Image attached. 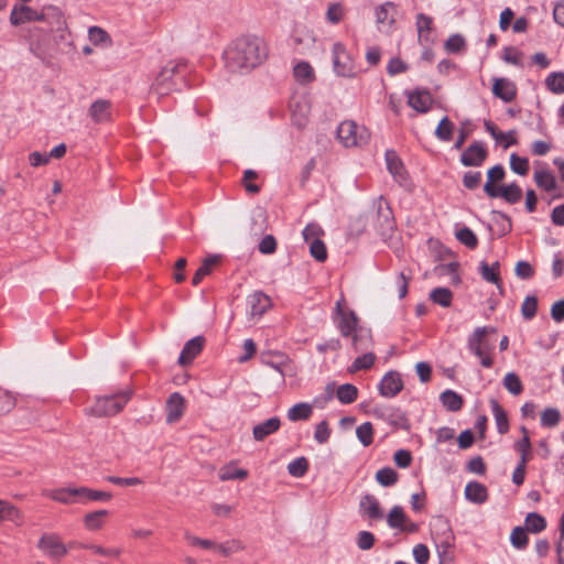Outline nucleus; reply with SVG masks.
<instances>
[{
    "label": "nucleus",
    "mask_w": 564,
    "mask_h": 564,
    "mask_svg": "<svg viewBox=\"0 0 564 564\" xmlns=\"http://www.w3.org/2000/svg\"><path fill=\"white\" fill-rule=\"evenodd\" d=\"M3 520L12 521L17 524H22L21 512L10 502L0 500V522Z\"/></svg>",
    "instance_id": "36"
},
{
    "label": "nucleus",
    "mask_w": 564,
    "mask_h": 564,
    "mask_svg": "<svg viewBox=\"0 0 564 564\" xmlns=\"http://www.w3.org/2000/svg\"><path fill=\"white\" fill-rule=\"evenodd\" d=\"M217 262H218V257H216V256L206 258L203 261L202 265L195 272V274L192 279V284L195 286L198 285L202 282V280L212 272L213 267Z\"/></svg>",
    "instance_id": "39"
},
{
    "label": "nucleus",
    "mask_w": 564,
    "mask_h": 564,
    "mask_svg": "<svg viewBox=\"0 0 564 564\" xmlns=\"http://www.w3.org/2000/svg\"><path fill=\"white\" fill-rule=\"evenodd\" d=\"M487 156V149L480 142L475 141L462 153L460 162L465 166H480Z\"/></svg>",
    "instance_id": "10"
},
{
    "label": "nucleus",
    "mask_w": 564,
    "mask_h": 564,
    "mask_svg": "<svg viewBox=\"0 0 564 564\" xmlns=\"http://www.w3.org/2000/svg\"><path fill=\"white\" fill-rule=\"evenodd\" d=\"M492 94L495 97L511 102L517 97V86L513 82L505 77H496L492 79Z\"/></svg>",
    "instance_id": "11"
},
{
    "label": "nucleus",
    "mask_w": 564,
    "mask_h": 564,
    "mask_svg": "<svg viewBox=\"0 0 564 564\" xmlns=\"http://www.w3.org/2000/svg\"><path fill=\"white\" fill-rule=\"evenodd\" d=\"M453 132H454V123L447 117H444L440 121V123L435 130V135L437 139H440L442 141H451L453 138Z\"/></svg>",
    "instance_id": "47"
},
{
    "label": "nucleus",
    "mask_w": 564,
    "mask_h": 564,
    "mask_svg": "<svg viewBox=\"0 0 564 564\" xmlns=\"http://www.w3.org/2000/svg\"><path fill=\"white\" fill-rule=\"evenodd\" d=\"M561 421V414L557 409L547 408L541 414V424L546 427H554Z\"/></svg>",
    "instance_id": "54"
},
{
    "label": "nucleus",
    "mask_w": 564,
    "mask_h": 564,
    "mask_svg": "<svg viewBox=\"0 0 564 564\" xmlns=\"http://www.w3.org/2000/svg\"><path fill=\"white\" fill-rule=\"evenodd\" d=\"M510 541L516 549H524L528 544L527 531L521 527H516L511 532Z\"/></svg>",
    "instance_id": "58"
},
{
    "label": "nucleus",
    "mask_w": 564,
    "mask_h": 564,
    "mask_svg": "<svg viewBox=\"0 0 564 564\" xmlns=\"http://www.w3.org/2000/svg\"><path fill=\"white\" fill-rule=\"evenodd\" d=\"M43 19V14L37 13L34 9L26 6L14 7L10 14L12 25H20L29 21H42Z\"/></svg>",
    "instance_id": "18"
},
{
    "label": "nucleus",
    "mask_w": 564,
    "mask_h": 564,
    "mask_svg": "<svg viewBox=\"0 0 564 564\" xmlns=\"http://www.w3.org/2000/svg\"><path fill=\"white\" fill-rule=\"evenodd\" d=\"M336 324L344 337L351 336L358 330V317L352 311L345 312L339 302L336 303Z\"/></svg>",
    "instance_id": "9"
},
{
    "label": "nucleus",
    "mask_w": 564,
    "mask_h": 564,
    "mask_svg": "<svg viewBox=\"0 0 564 564\" xmlns=\"http://www.w3.org/2000/svg\"><path fill=\"white\" fill-rule=\"evenodd\" d=\"M188 65L183 61L167 62L151 85V90L160 96L187 86Z\"/></svg>",
    "instance_id": "2"
},
{
    "label": "nucleus",
    "mask_w": 564,
    "mask_h": 564,
    "mask_svg": "<svg viewBox=\"0 0 564 564\" xmlns=\"http://www.w3.org/2000/svg\"><path fill=\"white\" fill-rule=\"evenodd\" d=\"M293 75L300 84H308L315 79L314 69L307 62H299L293 68Z\"/></svg>",
    "instance_id": "32"
},
{
    "label": "nucleus",
    "mask_w": 564,
    "mask_h": 564,
    "mask_svg": "<svg viewBox=\"0 0 564 564\" xmlns=\"http://www.w3.org/2000/svg\"><path fill=\"white\" fill-rule=\"evenodd\" d=\"M281 421L278 416L270 417L262 423L253 426V438L258 442L265 440L268 436L279 431Z\"/></svg>",
    "instance_id": "22"
},
{
    "label": "nucleus",
    "mask_w": 564,
    "mask_h": 564,
    "mask_svg": "<svg viewBox=\"0 0 564 564\" xmlns=\"http://www.w3.org/2000/svg\"><path fill=\"white\" fill-rule=\"evenodd\" d=\"M465 45V39L460 34H453L446 40L445 50L449 53H458Z\"/></svg>",
    "instance_id": "61"
},
{
    "label": "nucleus",
    "mask_w": 564,
    "mask_h": 564,
    "mask_svg": "<svg viewBox=\"0 0 564 564\" xmlns=\"http://www.w3.org/2000/svg\"><path fill=\"white\" fill-rule=\"evenodd\" d=\"M359 509L362 517H367L371 521H378L383 518V511L378 499L370 494L361 497Z\"/></svg>",
    "instance_id": "13"
},
{
    "label": "nucleus",
    "mask_w": 564,
    "mask_h": 564,
    "mask_svg": "<svg viewBox=\"0 0 564 564\" xmlns=\"http://www.w3.org/2000/svg\"><path fill=\"white\" fill-rule=\"evenodd\" d=\"M224 57L231 72H250L267 59L268 48L262 39L245 35L228 45Z\"/></svg>",
    "instance_id": "1"
},
{
    "label": "nucleus",
    "mask_w": 564,
    "mask_h": 564,
    "mask_svg": "<svg viewBox=\"0 0 564 564\" xmlns=\"http://www.w3.org/2000/svg\"><path fill=\"white\" fill-rule=\"evenodd\" d=\"M308 469V462L305 457H299L288 465V471L293 477H303Z\"/></svg>",
    "instance_id": "52"
},
{
    "label": "nucleus",
    "mask_w": 564,
    "mask_h": 564,
    "mask_svg": "<svg viewBox=\"0 0 564 564\" xmlns=\"http://www.w3.org/2000/svg\"><path fill=\"white\" fill-rule=\"evenodd\" d=\"M185 399L178 393H172L166 402V422L172 424L177 422L184 414Z\"/></svg>",
    "instance_id": "17"
},
{
    "label": "nucleus",
    "mask_w": 564,
    "mask_h": 564,
    "mask_svg": "<svg viewBox=\"0 0 564 564\" xmlns=\"http://www.w3.org/2000/svg\"><path fill=\"white\" fill-rule=\"evenodd\" d=\"M375 360H376L375 354L365 352L362 356H359L355 359V361L351 366L352 370L358 371V370L369 369L373 365Z\"/></svg>",
    "instance_id": "62"
},
{
    "label": "nucleus",
    "mask_w": 564,
    "mask_h": 564,
    "mask_svg": "<svg viewBox=\"0 0 564 564\" xmlns=\"http://www.w3.org/2000/svg\"><path fill=\"white\" fill-rule=\"evenodd\" d=\"M408 516L401 506H394L387 516V523L391 529L400 530Z\"/></svg>",
    "instance_id": "40"
},
{
    "label": "nucleus",
    "mask_w": 564,
    "mask_h": 564,
    "mask_svg": "<svg viewBox=\"0 0 564 564\" xmlns=\"http://www.w3.org/2000/svg\"><path fill=\"white\" fill-rule=\"evenodd\" d=\"M299 102L293 104L291 106L292 109V122L295 124L299 129H302L307 123V111L303 109Z\"/></svg>",
    "instance_id": "56"
},
{
    "label": "nucleus",
    "mask_w": 564,
    "mask_h": 564,
    "mask_svg": "<svg viewBox=\"0 0 564 564\" xmlns=\"http://www.w3.org/2000/svg\"><path fill=\"white\" fill-rule=\"evenodd\" d=\"M37 547L50 558L59 561L67 554V546L63 543L61 536L56 533H44Z\"/></svg>",
    "instance_id": "7"
},
{
    "label": "nucleus",
    "mask_w": 564,
    "mask_h": 564,
    "mask_svg": "<svg viewBox=\"0 0 564 564\" xmlns=\"http://www.w3.org/2000/svg\"><path fill=\"white\" fill-rule=\"evenodd\" d=\"M456 238L466 247L470 249H475L478 245V239L474 231L469 229L468 227H464L463 229L458 230L456 234Z\"/></svg>",
    "instance_id": "55"
},
{
    "label": "nucleus",
    "mask_w": 564,
    "mask_h": 564,
    "mask_svg": "<svg viewBox=\"0 0 564 564\" xmlns=\"http://www.w3.org/2000/svg\"><path fill=\"white\" fill-rule=\"evenodd\" d=\"M498 197L503 198L509 204H517L522 197V189L514 182L509 185H500V188L497 191V195L490 196V198Z\"/></svg>",
    "instance_id": "26"
},
{
    "label": "nucleus",
    "mask_w": 564,
    "mask_h": 564,
    "mask_svg": "<svg viewBox=\"0 0 564 564\" xmlns=\"http://www.w3.org/2000/svg\"><path fill=\"white\" fill-rule=\"evenodd\" d=\"M538 311V299L533 295H529L524 299L521 313L524 319L530 321L536 315Z\"/></svg>",
    "instance_id": "53"
},
{
    "label": "nucleus",
    "mask_w": 564,
    "mask_h": 564,
    "mask_svg": "<svg viewBox=\"0 0 564 564\" xmlns=\"http://www.w3.org/2000/svg\"><path fill=\"white\" fill-rule=\"evenodd\" d=\"M490 405L492 410V414L495 416V421L497 424V430L500 434H506L509 431V420L506 411L499 404V402L495 399L490 400Z\"/></svg>",
    "instance_id": "30"
},
{
    "label": "nucleus",
    "mask_w": 564,
    "mask_h": 564,
    "mask_svg": "<svg viewBox=\"0 0 564 564\" xmlns=\"http://www.w3.org/2000/svg\"><path fill=\"white\" fill-rule=\"evenodd\" d=\"M525 528L533 533H540L546 528L545 518L536 512H530L525 518Z\"/></svg>",
    "instance_id": "44"
},
{
    "label": "nucleus",
    "mask_w": 564,
    "mask_h": 564,
    "mask_svg": "<svg viewBox=\"0 0 564 564\" xmlns=\"http://www.w3.org/2000/svg\"><path fill=\"white\" fill-rule=\"evenodd\" d=\"M432 102V96L427 90H414L408 94L409 106L417 112H427Z\"/></svg>",
    "instance_id": "21"
},
{
    "label": "nucleus",
    "mask_w": 564,
    "mask_h": 564,
    "mask_svg": "<svg viewBox=\"0 0 564 564\" xmlns=\"http://www.w3.org/2000/svg\"><path fill=\"white\" fill-rule=\"evenodd\" d=\"M247 304L252 317H261L271 307L272 302L267 294L257 291L247 297Z\"/></svg>",
    "instance_id": "12"
},
{
    "label": "nucleus",
    "mask_w": 564,
    "mask_h": 564,
    "mask_svg": "<svg viewBox=\"0 0 564 564\" xmlns=\"http://www.w3.org/2000/svg\"><path fill=\"white\" fill-rule=\"evenodd\" d=\"M503 387L513 395H519L523 391L522 382L514 372H508L505 376Z\"/></svg>",
    "instance_id": "48"
},
{
    "label": "nucleus",
    "mask_w": 564,
    "mask_h": 564,
    "mask_svg": "<svg viewBox=\"0 0 564 564\" xmlns=\"http://www.w3.org/2000/svg\"><path fill=\"white\" fill-rule=\"evenodd\" d=\"M510 169L514 173L524 176L529 172V160L527 158L519 156L517 153H512L510 155Z\"/></svg>",
    "instance_id": "51"
},
{
    "label": "nucleus",
    "mask_w": 564,
    "mask_h": 564,
    "mask_svg": "<svg viewBox=\"0 0 564 564\" xmlns=\"http://www.w3.org/2000/svg\"><path fill=\"white\" fill-rule=\"evenodd\" d=\"M545 85L547 89L554 94L564 93V73H551L545 79Z\"/></svg>",
    "instance_id": "45"
},
{
    "label": "nucleus",
    "mask_w": 564,
    "mask_h": 564,
    "mask_svg": "<svg viewBox=\"0 0 564 564\" xmlns=\"http://www.w3.org/2000/svg\"><path fill=\"white\" fill-rule=\"evenodd\" d=\"M130 391H120L112 395H104L96 399L93 406L86 413L94 416H112L119 413L130 400Z\"/></svg>",
    "instance_id": "4"
},
{
    "label": "nucleus",
    "mask_w": 564,
    "mask_h": 564,
    "mask_svg": "<svg viewBox=\"0 0 564 564\" xmlns=\"http://www.w3.org/2000/svg\"><path fill=\"white\" fill-rule=\"evenodd\" d=\"M48 498H51L54 501L64 503V505H72V503H79V489L78 487H67V488H58L48 490L45 494Z\"/></svg>",
    "instance_id": "20"
},
{
    "label": "nucleus",
    "mask_w": 564,
    "mask_h": 564,
    "mask_svg": "<svg viewBox=\"0 0 564 564\" xmlns=\"http://www.w3.org/2000/svg\"><path fill=\"white\" fill-rule=\"evenodd\" d=\"M505 176V167L500 164H497L488 170L487 181L484 185V192L488 197L491 195H497V191L500 188V185H497V183L503 181Z\"/></svg>",
    "instance_id": "19"
},
{
    "label": "nucleus",
    "mask_w": 564,
    "mask_h": 564,
    "mask_svg": "<svg viewBox=\"0 0 564 564\" xmlns=\"http://www.w3.org/2000/svg\"><path fill=\"white\" fill-rule=\"evenodd\" d=\"M248 477V471L242 468H237L232 464L226 465L219 470V478L223 481L234 480V479H246Z\"/></svg>",
    "instance_id": "42"
},
{
    "label": "nucleus",
    "mask_w": 564,
    "mask_h": 564,
    "mask_svg": "<svg viewBox=\"0 0 564 564\" xmlns=\"http://www.w3.org/2000/svg\"><path fill=\"white\" fill-rule=\"evenodd\" d=\"M205 345V338L203 336H196L189 339L183 347L180 357L178 364L182 366H187L192 364V361L199 355Z\"/></svg>",
    "instance_id": "14"
},
{
    "label": "nucleus",
    "mask_w": 564,
    "mask_h": 564,
    "mask_svg": "<svg viewBox=\"0 0 564 564\" xmlns=\"http://www.w3.org/2000/svg\"><path fill=\"white\" fill-rule=\"evenodd\" d=\"M79 489V503L88 501H109L112 495L107 491L94 490L88 487H78Z\"/></svg>",
    "instance_id": "31"
},
{
    "label": "nucleus",
    "mask_w": 564,
    "mask_h": 564,
    "mask_svg": "<svg viewBox=\"0 0 564 564\" xmlns=\"http://www.w3.org/2000/svg\"><path fill=\"white\" fill-rule=\"evenodd\" d=\"M336 397L343 404H350L357 399L358 389L351 383L341 384L337 388Z\"/></svg>",
    "instance_id": "38"
},
{
    "label": "nucleus",
    "mask_w": 564,
    "mask_h": 564,
    "mask_svg": "<svg viewBox=\"0 0 564 564\" xmlns=\"http://www.w3.org/2000/svg\"><path fill=\"white\" fill-rule=\"evenodd\" d=\"M485 128L497 142H501L503 138L510 137V140L503 144V149H508L510 145L517 144L518 142L514 137V131L502 132L489 120L485 121Z\"/></svg>",
    "instance_id": "33"
},
{
    "label": "nucleus",
    "mask_w": 564,
    "mask_h": 564,
    "mask_svg": "<svg viewBox=\"0 0 564 564\" xmlns=\"http://www.w3.org/2000/svg\"><path fill=\"white\" fill-rule=\"evenodd\" d=\"M88 37L89 41L95 45L110 42L109 34L99 26H90L88 30Z\"/></svg>",
    "instance_id": "59"
},
{
    "label": "nucleus",
    "mask_w": 564,
    "mask_h": 564,
    "mask_svg": "<svg viewBox=\"0 0 564 564\" xmlns=\"http://www.w3.org/2000/svg\"><path fill=\"white\" fill-rule=\"evenodd\" d=\"M500 264L499 262L492 263L489 265L486 261H481L479 264V273L481 278L490 283H494L498 288H501V276H500Z\"/></svg>",
    "instance_id": "27"
},
{
    "label": "nucleus",
    "mask_w": 564,
    "mask_h": 564,
    "mask_svg": "<svg viewBox=\"0 0 564 564\" xmlns=\"http://www.w3.org/2000/svg\"><path fill=\"white\" fill-rule=\"evenodd\" d=\"M313 413L311 404L302 402L293 405L288 411V419L292 422L308 420Z\"/></svg>",
    "instance_id": "34"
},
{
    "label": "nucleus",
    "mask_w": 564,
    "mask_h": 564,
    "mask_svg": "<svg viewBox=\"0 0 564 564\" xmlns=\"http://www.w3.org/2000/svg\"><path fill=\"white\" fill-rule=\"evenodd\" d=\"M310 253L318 262H324L327 259L326 246L321 239L310 242Z\"/></svg>",
    "instance_id": "57"
},
{
    "label": "nucleus",
    "mask_w": 564,
    "mask_h": 564,
    "mask_svg": "<svg viewBox=\"0 0 564 564\" xmlns=\"http://www.w3.org/2000/svg\"><path fill=\"white\" fill-rule=\"evenodd\" d=\"M15 398L6 390H0V415L9 413L15 406Z\"/></svg>",
    "instance_id": "60"
},
{
    "label": "nucleus",
    "mask_w": 564,
    "mask_h": 564,
    "mask_svg": "<svg viewBox=\"0 0 564 564\" xmlns=\"http://www.w3.org/2000/svg\"><path fill=\"white\" fill-rule=\"evenodd\" d=\"M430 299L443 307H448L452 304L453 293L447 288H436L431 292Z\"/></svg>",
    "instance_id": "43"
},
{
    "label": "nucleus",
    "mask_w": 564,
    "mask_h": 564,
    "mask_svg": "<svg viewBox=\"0 0 564 564\" xmlns=\"http://www.w3.org/2000/svg\"><path fill=\"white\" fill-rule=\"evenodd\" d=\"M494 334H496L495 327H477L467 340L469 351L480 359L484 368H491L494 365L492 352L496 346L495 340L490 338V335Z\"/></svg>",
    "instance_id": "3"
},
{
    "label": "nucleus",
    "mask_w": 564,
    "mask_h": 564,
    "mask_svg": "<svg viewBox=\"0 0 564 564\" xmlns=\"http://www.w3.org/2000/svg\"><path fill=\"white\" fill-rule=\"evenodd\" d=\"M376 480L381 486H392L398 481V473L390 467L381 468L376 473Z\"/></svg>",
    "instance_id": "46"
},
{
    "label": "nucleus",
    "mask_w": 564,
    "mask_h": 564,
    "mask_svg": "<svg viewBox=\"0 0 564 564\" xmlns=\"http://www.w3.org/2000/svg\"><path fill=\"white\" fill-rule=\"evenodd\" d=\"M337 138L346 148L367 144L370 132L354 121H343L337 128Z\"/></svg>",
    "instance_id": "5"
},
{
    "label": "nucleus",
    "mask_w": 564,
    "mask_h": 564,
    "mask_svg": "<svg viewBox=\"0 0 564 564\" xmlns=\"http://www.w3.org/2000/svg\"><path fill=\"white\" fill-rule=\"evenodd\" d=\"M352 347L356 351H366L372 346L371 330L359 327L352 335Z\"/></svg>",
    "instance_id": "29"
},
{
    "label": "nucleus",
    "mask_w": 564,
    "mask_h": 564,
    "mask_svg": "<svg viewBox=\"0 0 564 564\" xmlns=\"http://www.w3.org/2000/svg\"><path fill=\"white\" fill-rule=\"evenodd\" d=\"M358 440L364 446H369L373 442V427L370 422H365L356 430Z\"/></svg>",
    "instance_id": "50"
},
{
    "label": "nucleus",
    "mask_w": 564,
    "mask_h": 564,
    "mask_svg": "<svg viewBox=\"0 0 564 564\" xmlns=\"http://www.w3.org/2000/svg\"><path fill=\"white\" fill-rule=\"evenodd\" d=\"M246 549V545L242 541L238 539H232L229 541H226L224 543H219L217 545V550L224 555L229 556L234 553L241 552Z\"/></svg>",
    "instance_id": "49"
},
{
    "label": "nucleus",
    "mask_w": 564,
    "mask_h": 564,
    "mask_svg": "<svg viewBox=\"0 0 564 564\" xmlns=\"http://www.w3.org/2000/svg\"><path fill=\"white\" fill-rule=\"evenodd\" d=\"M386 162L388 171L391 173L395 182L400 185H405L408 182V173L402 161L393 150H388L386 152Z\"/></svg>",
    "instance_id": "15"
},
{
    "label": "nucleus",
    "mask_w": 564,
    "mask_h": 564,
    "mask_svg": "<svg viewBox=\"0 0 564 564\" xmlns=\"http://www.w3.org/2000/svg\"><path fill=\"white\" fill-rule=\"evenodd\" d=\"M535 183L546 192H553L556 188V180L549 171H538L534 174Z\"/></svg>",
    "instance_id": "41"
},
{
    "label": "nucleus",
    "mask_w": 564,
    "mask_h": 564,
    "mask_svg": "<svg viewBox=\"0 0 564 564\" xmlns=\"http://www.w3.org/2000/svg\"><path fill=\"white\" fill-rule=\"evenodd\" d=\"M502 58L506 63L517 65V66L522 65V53L516 47H512V46L506 47L503 51Z\"/></svg>",
    "instance_id": "63"
},
{
    "label": "nucleus",
    "mask_w": 564,
    "mask_h": 564,
    "mask_svg": "<svg viewBox=\"0 0 564 564\" xmlns=\"http://www.w3.org/2000/svg\"><path fill=\"white\" fill-rule=\"evenodd\" d=\"M108 516L107 510L89 512L84 517V524L87 530L96 531L102 528L104 518Z\"/></svg>",
    "instance_id": "37"
},
{
    "label": "nucleus",
    "mask_w": 564,
    "mask_h": 564,
    "mask_svg": "<svg viewBox=\"0 0 564 564\" xmlns=\"http://www.w3.org/2000/svg\"><path fill=\"white\" fill-rule=\"evenodd\" d=\"M323 235V229L317 224H308L303 230V238L305 242L310 243L315 241V239H321L319 237Z\"/></svg>",
    "instance_id": "64"
},
{
    "label": "nucleus",
    "mask_w": 564,
    "mask_h": 564,
    "mask_svg": "<svg viewBox=\"0 0 564 564\" xmlns=\"http://www.w3.org/2000/svg\"><path fill=\"white\" fill-rule=\"evenodd\" d=\"M395 6L388 1L376 8V21L378 24L391 28L395 21Z\"/></svg>",
    "instance_id": "25"
},
{
    "label": "nucleus",
    "mask_w": 564,
    "mask_h": 564,
    "mask_svg": "<svg viewBox=\"0 0 564 564\" xmlns=\"http://www.w3.org/2000/svg\"><path fill=\"white\" fill-rule=\"evenodd\" d=\"M403 388L401 377L395 371H389L384 375L379 384L380 394L387 398L397 395Z\"/></svg>",
    "instance_id": "16"
},
{
    "label": "nucleus",
    "mask_w": 564,
    "mask_h": 564,
    "mask_svg": "<svg viewBox=\"0 0 564 564\" xmlns=\"http://www.w3.org/2000/svg\"><path fill=\"white\" fill-rule=\"evenodd\" d=\"M332 55H333V68L334 72L341 77H355L357 74L356 65L346 50V46L340 43L336 42L333 45L332 48Z\"/></svg>",
    "instance_id": "6"
},
{
    "label": "nucleus",
    "mask_w": 564,
    "mask_h": 564,
    "mask_svg": "<svg viewBox=\"0 0 564 564\" xmlns=\"http://www.w3.org/2000/svg\"><path fill=\"white\" fill-rule=\"evenodd\" d=\"M416 30L419 34V41L429 43L431 41V32L433 30V18L424 13L416 15Z\"/></svg>",
    "instance_id": "28"
},
{
    "label": "nucleus",
    "mask_w": 564,
    "mask_h": 564,
    "mask_svg": "<svg viewBox=\"0 0 564 564\" xmlns=\"http://www.w3.org/2000/svg\"><path fill=\"white\" fill-rule=\"evenodd\" d=\"M111 107L109 100L98 99L91 104L88 113L95 122H105L111 118Z\"/></svg>",
    "instance_id": "23"
},
{
    "label": "nucleus",
    "mask_w": 564,
    "mask_h": 564,
    "mask_svg": "<svg viewBox=\"0 0 564 564\" xmlns=\"http://www.w3.org/2000/svg\"><path fill=\"white\" fill-rule=\"evenodd\" d=\"M441 401L443 406L452 412H456L462 409L464 400L462 395L453 390H446L441 394Z\"/></svg>",
    "instance_id": "35"
},
{
    "label": "nucleus",
    "mask_w": 564,
    "mask_h": 564,
    "mask_svg": "<svg viewBox=\"0 0 564 564\" xmlns=\"http://www.w3.org/2000/svg\"><path fill=\"white\" fill-rule=\"evenodd\" d=\"M377 219V230L379 235L383 238L390 237L394 230L395 221L390 206L383 200L382 197L379 198Z\"/></svg>",
    "instance_id": "8"
},
{
    "label": "nucleus",
    "mask_w": 564,
    "mask_h": 564,
    "mask_svg": "<svg viewBox=\"0 0 564 564\" xmlns=\"http://www.w3.org/2000/svg\"><path fill=\"white\" fill-rule=\"evenodd\" d=\"M465 497L474 503H484L488 499L487 488L478 481H469L465 487Z\"/></svg>",
    "instance_id": "24"
}]
</instances>
